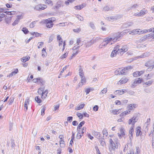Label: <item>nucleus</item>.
<instances>
[{"label": "nucleus", "mask_w": 154, "mask_h": 154, "mask_svg": "<svg viewBox=\"0 0 154 154\" xmlns=\"http://www.w3.org/2000/svg\"><path fill=\"white\" fill-rule=\"evenodd\" d=\"M132 67L131 66H128L125 67L123 69L120 70H119L118 71V74L119 75H125L126 73L128 71L129 69H131Z\"/></svg>", "instance_id": "obj_2"}, {"label": "nucleus", "mask_w": 154, "mask_h": 154, "mask_svg": "<svg viewBox=\"0 0 154 154\" xmlns=\"http://www.w3.org/2000/svg\"><path fill=\"white\" fill-rule=\"evenodd\" d=\"M150 55V53L149 52L147 51L144 53H143L142 55L140 56H138L137 57L140 58H143L146 57H148Z\"/></svg>", "instance_id": "obj_15"}, {"label": "nucleus", "mask_w": 154, "mask_h": 154, "mask_svg": "<svg viewBox=\"0 0 154 154\" xmlns=\"http://www.w3.org/2000/svg\"><path fill=\"white\" fill-rule=\"evenodd\" d=\"M19 20H18L17 19L14 22V23H12V25L13 26H15L16 24H17L19 23Z\"/></svg>", "instance_id": "obj_61"}, {"label": "nucleus", "mask_w": 154, "mask_h": 154, "mask_svg": "<svg viewBox=\"0 0 154 154\" xmlns=\"http://www.w3.org/2000/svg\"><path fill=\"white\" fill-rule=\"evenodd\" d=\"M23 18V15L21 14L18 15L17 16V19L20 20L22 19Z\"/></svg>", "instance_id": "obj_59"}, {"label": "nucleus", "mask_w": 154, "mask_h": 154, "mask_svg": "<svg viewBox=\"0 0 154 154\" xmlns=\"http://www.w3.org/2000/svg\"><path fill=\"white\" fill-rule=\"evenodd\" d=\"M77 115L80 119H83V115L81 113H77Z\"/></svg>", "instance_id": "obj_57"}, {"label": "nucleus", "mask_w": 154, "mask_h": 154, "mask_svg": "<svg viewBox=\"0 0 154 154\" xmlns=\"http://www.w3.org/2000/svg\"><path fill=\"white\" fill-rule=\"evenodd\" d=\"M125 130L124 129V128H120V132L121 134H118V136H121V135L122 136H123L124 135H125V134L124 132Z\"/></svg>", "instance_id": "obj_32"}, {"label": "nucleus", "mask_w": 154, "mask_h": 154, "mask_svg": "<svg viewBox=\"0 0 154 154\" xmlns=\"http://www.w3.org/2000/svg\"><path fill=\"white\" fill-rule=\"evenodd\" d=\"M48 93V90H46L43 92L42 93V98L45 99L47 96V94Z\"/></svg>", "instance_id": "obj_27"}, {"label": "nucleus", "mask_w": 154, "mask_h": 154, "mask_svg": "<svg viewBox=\"0 0 154 154\" xmlns=\"http://www.w3.org/2000/svg\"><path fill=\"white\" fill-rule=\"evenodd\" d=\"M77 134L76 136V138L77 139H79L82 137V135H81V134H82L80 133V130H77Z\"/></svg>", "instance_id": "obj_34"}, {"label": "nucleus", "mask_w": 154, "mask_h": 154, "mask_svg": "<svg viewBox=\"0 0 154 154\" xmlns=\"http://www.w3.org/2000/svg\"><path fill=\"white\" fill-rule=\"evenodd\" d=\"M149 124H148L147 123H145L144 125V128L145 129V131H148V127L149 126Z\"/></svg>", "instance_id": "obj_50"}, {"label": "nucleus", "mask_w": 154, "mask_h": 154, "mask_svg": "<svg viewBox=\"0 0 154 154\" xmlns=\"http://www.w3.org/2000/svg\"><path fill=\"white\" fill-rule=\"evenodd\" d=\"M81 78V83L80 82L78 84V86L79 87H81L82 86L85 84L86 81L85 77H82Z\"/></svg>", "instance_id": "obj_12"}, {"label": "nucleus", "mask_w": 154, "mask_h": 154, "mask_svg": "<svg viewBox=\"0 0 154 154\" xmlns=\"http://www.w3.org/2000/svg\"><path fill=\"white\" fill-rule=\"evenodd\" d=\"M79 75L81 78L82 77H85L84 76V73L83 70L81 68L79 70Z\"/></svg>", "instance_id": "obj_36"}, {"label": "nucleus", "mask_w": 154, "mask_h": 154, "mask_svg": "<svg viewBox=\"0 0 154 154\" xmlns=\"http://www.w3.org/2000/svg\"><path fill=\"white\" fill-rule=\"evenodd\" d=\"M132 15L134 16L140 17V12H137L136 13H132Z\"/></svg>", "instance_id": "obj_58"}, {"label": "nucleus", "mask_w": 154, "mask_h": 154, "mask_svg": "<svg viewBox=\"0 0 154 154\" xmlns=\"http://www.w3.org/2000/svg\"><path fill=\"white\" fill-rule=\"evenodd\" d=\"M103 137H104V136L107 137L108 135L107 130L105 128L104 129L103 131Z\"/></svg>", "instance_id": "obj_41"}, {"label": "nucleus", "mask_w": 154, "mask_h": 154, "mask_svg": "<svg viewBox=\"0 0 154 154\" xmlns=\"http://www.w3.org/2000/svg\"><path fill=\"white\" fill-rule=\"evenodd\" d=\"M73 51V54H72L73 55V56H74L75 57L76 54H77L79 52L78 51V50L76 51V50H75V49Z\"/></svg>", "instance_id": "obj_60"}, {"label": "nucleus", "mask_w": 154, "mask_h": 154, "mask_svg": "<svg viewBox=\"0 0 154 154\" xmlns=\"http://www.w3.org/2000/svg\"><path fill=\"white\" fill-rule=\"evenodd\" d=\"M153 37V35L152 34H149L148 35H144L143 37H142L141 40L142 41H144L146 39H149Z\"/></svg>", "instance_id": "obj_11"}, {"label": "nucleus", "mask_w": 154, "mask_h": 154, "mask_svg": "<svg viewBox=\"0 0 154 154\" xmlns=\"http://www.w3.org/2000/svg\"><path fill=\"white\" fill-rule=\"evenodd\" d=\"M52 19L48 18L43 21L44 23L46 24V26L48 28H51L53 26L54 20H52Z\"/></svg>", "instance_id": "obj_3"}, {"label": "nucleus", "mask_w": 154, "mask_h": 154, "mask_svg": "<svg viewBox=\"0 0 154 154\" xmlns=\"http://www.w3.org/2000/svg\"><path fill=\"white\" fill-rule=\"evenodd\" d=\"M75 0H67V1L65 2V4L67 5L69 4V3H72L75 1Z\"/></svg>", "instance_id": "obj_53"}, {"label": "nucleus", "mask_w": 154, "mask_h": 154, "mask_svg": "<svg viewBox=\"0 0 154 154\" xmlns=\"http://www.w3.org/2000/svg\"><path fill=\"white\" fill-rule=\"evenodd\" d=\"M143 71H141L140 72H136L133 73V76L134 77H137L138 76H139L141 74H143Z\"/></svg>", "instance_id": "obj_24"}, {"label": "nucleus", "mask_w": 154, "mask_h": 154, "mask_svg": "<svg viewBox=\"0 0 154 154\" xmlns=\"http://www.w3.org/2000/svg\"><path fill=\"white\" fill-rule=\"evenodd\" d=\"M117 53H118V51L113 49L110 55L111 57H116V56Z\"/></svg>", "instance_id": "obj_26"}, {"label": "nucleus", "mask_w": 154, "mask_h": 154, "mask_svg": "<svg viewBox=\"0 0 154 154\" xmlns=\"http://www.w3.org/2000/svg\"><path fill=\"white\" fill-rule=\"evenodd\" d=\"M110 10L109 6L107 5L105 6L103 9V11H108Z\"/></svg>", "instance_id": "obj_42"}, {"label": "nucleus", "mask_w": 154, "mask_h": 154, "mask_svg": "<svg viewBox=\"0 0 154 154\" xmlns=\"http://www.w3.org/2000/svg\"><path fill=\"white\" fill-rule=\"evenodd\" d=\"M139 12L140 17H142L147 13V11L145 9L143 8L142 10H141Z\"/></svg>", "instance_id": "obj_18"}, {"label": "nucleus", "mask_w": 154, "mask_h": 154, "mask_svg": "<svg viewBox=\"0 0 154 154\" xmlns=\"http://www.w3.org/2000/svg\"><path fill=\"white\" fill-rule=\"evenodd\" d=\"M145 66L149 67H152L153 69L154 67V61L153 60H149L145 63Z\"/></svg>", "instance_id": "obj_9"}, {"label": "nucleus", "mask_w": 154, "mask_h": 154, "mask_svg": "<svg viewBox=\"0 0 154 154\" xmlns=\"http://www.w3.org/2000/svg\"><path fill=\"white\" fill-rule=\"evenodd\" d=\"M134 125H133L131 127L130 130H129V133L130 135H131V137L132 138L133 133L134 131Z\"/></svg>", "instance_id": "obj_38"}, {"label": "nucleus", "mask_w": 154, "mask_h": 154, "mask_svg": "<svg viewBox=\"0 0 154 154\" xmlns=\"http://www.w3.org/2000/svg\"><path fill=\"white\" fill-rule=\"evenodd\" d=\"M109 145L111 147V148H112V150L113 149V150H115L116 148V146L114 143L113 144H112V145Z\"/></svg>", "instance_id": "obj_63"}, {"label": "nucleus", "mask_w": 154, "mask_h": 154, "mask_svg": "<svg viewBox=\"0 0 154 154\" xmlns=\"http://www.w3.org/2000/svg\"><path fill=\"white\" fill-rule=\"evenodd\" d=\"M128 50V48L127 45H125L122 47L121 48H120V49L118 50V54L120 53L121 54V53L123 52L124 53L126 52Z\"/></svg>", "instance_id": "obj_7"}, {"label": "nucleus", "mask_w": 154, "mask_h": 154, "mask_svg": "<svg viewBox=\"0 0 154 154\" xmlns=\"http://www.w3.org/2000/svg\"><path fill=\"white\" fill-rule=\"evenodd\" d=\"M45 89V87L43 86H42V87L39 88L38 90V92L39 94H42V93L43 92V91Z\"/></svg>", "instance_id": "obj_33"}, {"label": "nucleus", "mask_w": 154, "mask_h": 154, "mask_svg": "<svg viewBox=\"0 0 154 154\" xmlns=\"http://www.w3.org/2000/svg\"><path fill=\"white\" fill-rule=\"evenodd\" d=\"M35 101L38 103H41V102H42L41 100L40 99L39 97L38 96H36L35 98Z\"/></svg>", "instance_id": "obj_43"}, {"label": "nucleus", "mask_w": 154, "mask_h": 154, "mask_svg": "<svg viewBox=\"0 0 154 154\" xmlns=\"http://www.w3.org/2000/svg\"><path fill=\"white\" fill-rule=\"evenodd\" d=\"M12 17L11 16H6L5 18V22L7 24H9L10 23Z\"/></svg>", "instance_id": "obj_25"}, {"label": "nucleus", "mask_w": 154, "mask_h": 154, "mask_svg": "<svg viewBox=\"0 0 154 154\" xmlns=\"http://www.w3.org/2000/svg\"><path fill=\"white\" fill-rule=\"evenodd\" d=\"M30 58V57L29 56H26V57H24L21 59V61L22 62H26V61L29 60Z\"/></svg>", "instance_id": "obj_30"}, {"label": "nucleus", "mask_w": 154, "mask_h": 154, "mask_svg": "<svg viewBox=\"0 0 154 154\" xmlns=\"http://www.w3.org/2000/svg\"><path fill=\"white\" fill-rule=\"evenodd\" d=\"M5 13L9 15H12L15 14L16 13V12L14 11H6L5 12Z\"/></svg>", "instance_id": "obj_47"}, {"label": "nucleus", "mask_w": 154, "mask_h": 154, "mask_svg": "<svg viewBox=\"0 0 154 154\" xmlns=\"http://www.w3.org/2000/svg\"><path fill=\"white\" fill-rule=\"evenodd\" d=\"M138 114H135L132 118L129 119L128 120V123L129 125L131 124L133 125H134V124L138 120Z\"/></svg>", "instance_id": "obj_4"}, {"label": "nucleus", "mask_w": 154, "mask_h": 154, "mask_svg": "<svg viewBox=\"0 0 154 154\" xmlns=\"http://www.w3.org/2000/svg\"><path fill=\"white\" fill-rule=\"evenodd\" d=\"M42 56L43 57H45L46 55V52L45 48H43L42 50Z\"/></svg>", "instance_id": "obj_45"}, {"label": "nucleus", "mask_w": 154, "mask_h": 154, "mask_svg": "<svg viewBox=\"0 0 154 154\" xmlns=\"http://www.w3.org/2000/svg\"><path fill=\"white\" fill-rule=\"evenodd\" d=\"M143 81V79L142 78H138L136 79L134 82H133L131 84V88H134L137 86V85Z\"/></svg>", "instance_id": "obj_5"}, {"label": "nucleus", "mask_w": 154, "mask_h": 154, "mask_svg": "<svg viewBox=\"0 0 154 154\" xmlns=\"http://www.w3.org/2000/svg\"><path fill=\"white\" fill-rule=\"evenodd\" d=\"M62 3V2L61 1H58L57 3L56 6L55 7H53L54 9L55 8H56L57 9H58L61 6Z\"/></svg>", "instance_id": "obj_28"}, {"label": "nucleus", "mask_w": 154, "mask_h": 154, "mask_svg": "<svg viewBox=\"0 0 154 154\" xmlns=\"http://www.w3.org/2000/svg\"><path fill=\"white\" fill-rule=\"evenodd\" d=\"M64 141L63 140H61L60 141V144L61 147H63L64 146Z\"/></svg>", "instance_id": "obj_51"}, {"label": "nucleus", "mask_w": 154, "mask_h": 154, "mask_svg": "<svg viewBox=\"0 0 154 154\" xmlns=\"http://www.w3.org/2000/svg\"><path fill=\"white\" fill-rule=\"evenodd\" d=\"M92 134L95 137L99 140L102 139V137L101 136V134L100 132L94 131L92 133Z\"/></svg>", "instance_id": "obj_10"}, {"label": "nucleus", "mask_w": 154, "mask_h": 154, "mask_svg": "<svg viewBox=\"0 0 154 154\" xmlns=\"http://www.w3.org/2000/svg\"><path fill=\"white\" fill-rule=\"evenodd\" d=\"M107 88H104L101 91L100 94H102L104 93H105L107 92Z\"/></svg>", "instance_id": "obj_49"}, {"label": "nucleus", "mask_w": 154, "mask_h": 154, "mask_svg": "<svg viewBox=\"0 0 154 154\" xmlns=\"http://www.w3.org/2000/svg\"><path fill=\"white\" fill-rule=\"evenodd\" d=\"M45 107L43 106L41 109V115L42 116H43L45 114Z\"/></svg>", "instance_id": "obj_56"}, {"label": "nucleus", "mask_w": 154, "mask_h": 154, "mask_svg": "<svg viewBox=\"0 0 154 154\" xmlns=\"http://www.w3.org/2000/svg\"><path fill=\"white\" fill-rule=\"evenodd\" d=\"M139 7V5L137 4H134L132 6H131L127 8V10L129 11L130 10H132L136 9Z\"/></svg>", "instance_id": "obj_17"}, {"label": "nucleus", "mask_w": 154, "mask_h": 154, "mask_svg": "<svg viewBox=\"0 0 154 154\" xmlns=\"http://www.w3.org/2000/svg\"><path fill=\"white\" fill-rule=\"evenodd\" d=\"M36 21H34L31 23L29 25V27L30 28H32L34 27Z\"/></svg>", "instance_id": "obj_55"}, {"label": "nucleus", "mask_w": 154, "mask_h": 154, "mask_svg": "<svg viewBox=\"0 0 154 154\" xmlns=\"http://www.w3.org/2000/svg\"><path fill=\"white\" fill-rule=\"evenodd\" d=\"M5 17V14L2 12H0V22L2 21V18Z\"/></svg>", "instance_id": "obj_54"}, {"label": "nucleus", "mask_w": 154, "mask_h": 154, "mask_svg": "<svg viewBox=\"0 0 154 154\" xmlns=\"http://www.w3.org/2000/svg\"><path fill=\"white\" fill-rule=\"evenodd\" d=\"M121 109H113L110 110V112L112 113L114 115L118 114L120 112L119 111H120Z\"/></svg>", "instance_id": "obj_29"}, {"label": "nucleus", "mask_w": 154, "mask_h": 154, "mask_svg": "<svg viewBox=\"0 0 154 154\" xmlns=\"http://www.w3.org/2000/svg\"><path fill=\"white\" fill-rule=\"evenodd\" d=\"M129 34L132 35L136 34L140 35L141 34V29H133L129 32Z\"/></svg>", "instance_id": "obj_8"}, {"label": "nucleus", "mask_w": 154, "mask_h": 154, "mask_svg": "<svg viewBox=\"0 0 154 154\" xmlns=\"http://www.w3.org/2000/svg\"><path fill=\"white\" fill-rule=\"evenodd\" d=\"M141 128L140 127H138L137 128L136 135L137 137L139 136L141 134Z\"/></svg>", "instance_id": "obj_23"}, {"label": "nucleus", "mask_w": 154, "mask_h": 154, "mask_svg": "<svg viewBox=\"0 0 154 154\" xmlns=\"http://www.w3.org/2000/svg\"><path fill=\"white\" fill-rule=\"evenodd\" d=\"M133 24V23L132 22H128L123 24V26L127 28L132 26Z\"/></svg>", "instance_id": "obj_19"}, {"label": "nucleus", "mask_w": 154, "mask_h": 154, "mask_svg": "<svg viewBox=\"0 0 154 154\" xmlns=\"http://www.w3.org/2000/svg\"><path fill=\"white\" fill-rule=\"evenodd\" d=\"M29 98H27L24 103V107L26 108V110H25V111H26L28 109V106L29 104Z\"/></svg>", "instance_id": "obj_20"}, {"label": "nucleus", "mask_w": 154, "mask_h": 154, "mask_svg": "<svg viewBox=\"0 0 154 154\" xmlns=\"http://www.w3.org/2000/svg\"><path fill=\"white\" fill-rule=\"evenodd\" d=\"M100 143V145L103 146L104 145H106V143L104 141V139L103 137H102V139L100 140H99Z\"/></svg>", "instance_id": "obj_37"}, {"label": "nucleus", "mask_w": 154, "mask_h": 154, "mask_svg": "<svg viewBox=\"0 0 154 154\" xmlns=\"http://www.w3.org/2000/svg\"><path fill=\"white\" fill-rule=\"evenodd\" d=\"M18 72V69H17L14 71H12L11 73H10L8 75H7V77H10L14 75L17 74Z\"/></svg>", "instance_id": "obj_21"}, {"label": "nucleus", "mask_w": 154, "mask_h": 154, "mask_svg": "<svg viewBox=\"0 0 154 154\" xmlns=\"http://www.w3.org/2000/svg\"><path fill=\"white\" fill-rule=\"evenodd\" d=\"M44 1L46 4L48 5L50 4L51 5H53V2L51 0H43Z\"/></svg>", "instance_id": "obj_44"}, {"label": "nucleus", "mask_w": 154, "mask_h": 154, "mask_svg": "<svg viewBox=\"0 0 154 154\" xmlns=\"http://www.w3.org/2000/svg\"><path fill=\"white\" fill-rule=\"evenodd\" d=\"M38 82L40 83L41 85H43V84L45 83V81L40 78H38Z\"/></svg>", "instance_id": "obj_48"}, {"label": "nucleus", "mask_w": 154, "mask_h": 154, "mask_svg": "<svg viewBox=\"0 0 154 154\" xmlns=\"http://www.w3.org/2000/svg\"><path fill=\"white\" fill-rule=\"evenodd\" d=\"M127 92V91L126 89H121L116 91L115 93V94H118L119 95H121L123 94L124 92Z\"/></svg>", "instance_id": "obj_16"}, {"label": "nucleus", "mask_w": 154, "mask_h": 154, "mask_svg": "<svg viewBox=\"0 0 154 154\" xmlns=\"http://www.w3.org/2000/svg\"><path fill=\"white\" fill-rule=\"evenodd\" d=\"M47 7V6L45 5L40 4L36 5L35 7V9L37 11H41L45 9Z\"/></svg>", "instance_id": "obj_6"}, {"label": "nucleus", "mask_w": 154, "mask_h": 154, "mask_svg": "<svg viewBox=\"0 0 154 154\" xmlns=\"http://www.w3.org/2000/svg\"><path fill=\"white\" fill-rule=\"evenodd\" d=\"M118 19V17L117 16H111L109 17H107L106 18V19L109 20V21H115Z\"/></svg>", "instance_id": "obj_14"}, {"label": "nucleus", "mask_w": 154, "mask_h": 154, "mask_svg": "<svg viewBox=\"0 0 154 154\" xmlns=\"http://www.w3.org/2000/svg\"><path fill=\"white\" fill-rule=\"evenodd\" d=\"M152 81H149L147 82H146L144 83L143 85H144V86L146 87L147 86H149L150 85L152 84Z\"/></svg>", "instance_id": "obj_35"}, {"label": "nucleus", "mask_w": 154, "mask_h": 154, "mask_svg": "<svg viewBox=\"0 0 154 154\" xmlns=\"http://www.w3.org/2000/svg\"><path fill=\"white\" fill-rule=\"evenodd\" d=\"M148 32V30L147 29H144L143 30H141V34H144L147 32Z\"/></svg>", "instance_id": "obj_64"}, {"label": "nucleus", "mask_w": 154, "mask_h": 154, "mask_svg": "<svg viewBox=\"0 0 154 154\" xmlns=\"http://www.w3.org/2000/svg\"><path fill=\"white\" fill-rule=\"evenodd\" d=\"M68 54V52H66L63 55H62L61 57V58H66Z\"/></svg>", "instance_id": "obj_62"}, {"label": "nucleus", "mask_w": 154, "mask_h": 154, "mask_svg": "<svg viewBox=\"0 0 154 154\" xmlns=\"http://www.w3.org/2000/svg\"><path fill=\"white\" fill-rule=\"evenodd\" d=\"M137 104H130L129 105L128 107L129 108L128 111H129V112H130L131 110L132 109L134 108H135Z\"/></svg>", "instance_id": "obj_22"}, {"label": "nucleus", "mask_w": 154, "mask_h": 154, "mask_svg": "<svg viewBox=\"0 0 154 154\" xmlns=\"http://www.w3.org/2000/svg\"><path fill=\"white\" fill-rule=\"evenodd\" d=\"M85 105V104L84 103L80 104L78 107L75 108V110H78L84 108Z\"/></svg>", "instance_id": "obj_39"}, {"label": "nucleus", "mask_w": 154, "mask_h": 154, "mask_svg": "<svg viewBox=\"0 0 154 154\" xmlns=\"http://www.w3.org/2000/svg\"><path fill=\"white\" fill-rule=\"evenodd\" d=\"M128 79L127 78H122L118 82V85H122L126 83L128 81Z\"/></svg>", "instance_id": "obj_13"}, {"label": "nucleus", "mask_w": 154, "mask_h": 154, "mask_svg": "<svg viewBox=\"0 0 154 154\" xmlns=\"http://www.w3.org/2000/svg\"><path fill=\"white\" fill-rule=\"evenodd\" d=\"M85 122L84 121H83L81 122L79 125L78 126L77 128V130H80L82 126L85 124Z\"/></svg>", "instance_id": "obj_31"}, {"label": "nucleus", "mask_w": 154, "mask_h": 154, "mask_svg": "<svg viewBox=\"0 0 154 154\" xmlns=\"http://www.w3.org/2000/svg\"><path fill=\"white\" fill-rule=\"evenodd\" d=\"M14 98L13 97L10 98L8 100V102L9 105H11L13 102Z\"/></svg>", "instance_id": "obj_52"}, {"label": "nucleus", "mask_w": 154, "mask_h": 154, "mask_svg": "<svg viewBox=\"0 0 154 154\" xmlns=\"http://www.w3.org/2000/svg\"><path fill=\"white\" fill-rule=\"evenodd\" d=\"M22 31L24 34H26L29 32V31L26 27H23L22 29Z\"/></svg>", "instance_id": "obj_46"}, {"label": "nucleus", "mask_w": 154, "mask_h": 154, "mask_svg": "<svg viewBox=\"0 0 154 154\" xmlns=\"http://www.w3.org/2000/svg\"><path fill=\"white\" fill-rule=\"evenodd\" d=\"M121 34L119 32L114 33L112 37L104 39L103 42L102 43L103 47H105L111 41L113 42H116L117 40H119Z\"/></svg>", "instance_id": "obj_1"}, {"label": "nucleus", "mask_w": 154, "mask_h": 154, "mask_svg": "<svg viewBox=\"0 0 154 154\" xmlns=\"http://www.w3.org/2000/svg\"><path fill=\"white\" fill-rule=\"evenodd\" d=\"M94 42L93 43L91 41L88 42L87 43H85V46L87 48H88L90 46H91L92 44H93Z\"/></svg>", "instance_id": "obj_40"}]
</instances>
